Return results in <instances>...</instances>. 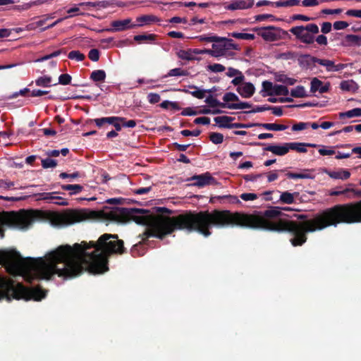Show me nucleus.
I'll use <instances>...</instances> for the list:
<instances>
[{"label": "nucleus", "instance_id": "6", "mask_svg": "<svg viewBox=\"0 0 361 361\" xmlns=\"http://www.w3.org/2000/svg\"><path fill=\"white\" fill-rule=\"evenodd\" d=\"M217 41L212 44L211 56L215 58L226 55L229 50H240V47L232 39L216 36Z\"/></svg>", "mask_w": 361, "mask_h": 361}, {"label": "nucleus", "instance_id": "7", "mask_svg": "<svg viewBox=\"0 0 361 361\" xmlns=\"http://www.w3.org/2000/svg\"><path fill=\"white\" fill-rule=\"evenodd\" d=\"M111 28L106 29V31L110 32H121L130 29L137 28V25L132 23L131 18L123 20H116L111 22Z\"/></svg>", "mask_w": 361, "mask_h": 361}, {"label": "nucleus", "instance_id": "1", "mask_svg": "<svg viewBox=\"0 0 361 361\" xmlns=\"http://www.w3.org/2000/svg\"><path fill=\"white\" fill-rule=\"evenodd\" d=\"M153 209L160 214L155 215L147 209L133 208V221L147 226L142 234L143 243H146L150 237L162 240L176 230L196 231L208 237L212 234L210 228L212 227L222 228L238 226L278 233L288 232L293 235L290 239L291 245L298 247L307 241L308 233L337 226L340 224L361 223V200L325 209L304 222L282 219L273 221L269 219L282 215L281 207H272L263 213L255 212L252 214L219 209L199 212L186 211L171 217L163 215L173 213L166 207H156Z\"/></svg>", "mask_w": 361, "mask_h": 361}, {"label": "nucleus", "instance_id": "56", "mask_svg": "<svg viewBox=\"0 0 361 361\" xmlns=\"http://www.w3.org/2000/svg\"><path fill=\"white\" fill-rule=\"evenodd\" d=\"M252 126H257L255 123L245 124L241 123H231L230 128H248Z\"/></svg>", "mask_w": 361, "mask_h": 361}, {"label": "nucleus", "instance_id": "14", "mask_svg": "<svg viewBox=\"0 0 361 361\" xmlns=\"http://www.w3.org/2000/svg\"><path fill=\"white\" fill-rule=\"evenodd\" d=\"M255 91V86L251 82H245L243 86L238 87L237 92L240 94L243 98H250L251 97Z\"/></svg>", "mask_w": 361, "mask_h": 361}, {"label": "nucleus", "instance_id": "49", "mask_svg": "<svg viewBox=\"0 0 361 361\" xmlns=\"http://www.w3.org/2000/svg\"><path fill=\"white\" fill-rule=\"evenodd\" d=\"M188 39H197L200 42H215L217 41L216 36H206V35H200L196 37H188Z\"/></svg>", "mask_w": 361, "mask_h": 361}, {"label": "nucleus", "instance_id": "51", "mask_svg": "<svg viewBox=\"0 0 361 361\" xmlns=\"http://www.w3.org/2000/svg\"><path fill=\"white\" fill-rule=\"evenodd\" d=\"M54 192H43L40 194L41 198L44 200H62V197L60 196H55Z\"/></svg>", "mask_w": 361, "mask_h": 361}, {"label": "nucleus", "instance_id": "11", "mask_svg": "<svg viewBox=\"0 0 361 361\" xmlns=\"http://www.w3.org/2000/svg\"><path fill=\"white\" fill-rule=\"evenodd\" d=\"M319 64L324 66L328 72L340 71L347 66L345 63L335 64L334 61L323 59H319Z\"/></svg>", "mask_w": 361, "mask_h": 361}, {"label": "nucleus", "instance_id": "54", "mask_svg": "<svg viewBox=\"0 0 361 361\" xmlns=\"http://www.w3.org/2000/svg\"><path fill=\"white\" fill-rule=\"evenodd\" d=\"M89 59L92 61H98L99 59V51L97 49H92L88 53Z\"/></svg>", "mask_w": 361, "mask_h": 361}, {"label": "nucleus", "instance_id": "16", "mask_svg": "<svg viewBox=\"0 0 361 361\" xmlns=\"http://www.w3.org/2000/svg\"><path fill=\"white\" fill-rule=\"evenodd\" d=\"M299 63L303 67L311 68L316 63H319V58L311 56L310 54H304L300 57Z\"/></svg>", "mask_w": 361, "mask_h": 361}, {"label": "nucleus", "instance_id": "42", "mask_svg": "<svg viewBox=\"0 0 361 361\" xmlns=\"http://www.w3.org/2000/svg\"><path fill=\"white\" fill-rule=\"evenodd\" d=\"M209 140L214 144L218 145L221 144L224 141V135L220 133H211L209 134Z\"/></svg>", "mask_w": 361, "mask_h": 361}, {"label": "nucleus", "instance_id": "55", "mask_svg": "<svg viewBox=\"0 0 361 361\" xmlns=\"http://www.w3.org/2000/svg\"><path fill=\"white\" fill-rule=\"evenodd\" d=\"M255 18L256 21H264V20H267V19H270L272 21L276 20L275 16L274 15H272V14H260V15H257V16H255Z\"/></svg>", "mask_w": 361, "mask_h": 361}, {"label": "nucleus", "instance_id": "22", "mask_svg": "<svg viewBox=\"0 0 361 361\" xmlns=\"http://www.w3.org/2000/svg\"><path fill=\"white\" fill-rule=\"evenodd\" d=\"M299 196V192H295L293 193L285 191L281 192L279 201L283 204H290L294 203L295 199Z\"/></svg>", "mask_w": 361, "mask_h": 361}, {"label": "nucleus", "instance_id": "36", "mask_svg": "<svg viewBox=\"0 0 361 361\" xmlns=\"http://www.w3.org/2000/svg\"><path fill=\"white\" fill-rule=\"evenodd\" d=\"M189 73L187 70H183L180 68H176L170 70L165 77H173V76H187Z\"/></svg>", "mask_w": 361, "mask_h": 361}, {"label": "nucleus", "instance_id": "58", "mask_svg": "<svg viewBox=\"0 0 361 361\" xmlns=\"http://www.w3.org/2000/svg\"><path fill=\"white\" fill-rule=\"evenodd\" d=\"M59 177L63 179L68 178H76L80 177V173L78 171H75L73 173H67L66 172H62L59 174Z\"/></svg>", "mask_w": 361, "mask_h": 361}, {"label": "nucleus", "instance_id": "4", "mask_svg": "<svg viewBox=\"0 0 361 361\" xmlns=\"http://www.w3.org/2000/svg\"><path fill=\"white\" fill-rule=\"evenodd\" d=\"M37 217L32 212L24 210L20 212H3L0 213V237H4V228L18 229H27L30 228Z\"/></svg>", "mask_w": 361, "mask_h": 361}, {"label": "nucleus", "instance_id": "61", "mask_svg": "<svg viewBox=\"0 0 361 361\" xmlns=\"http://www.w3.org/2000/svg\"><path fill=\"white\" fill-rule=\"evenodd\" d=\"M274 85H273L272 82L270 81L265 80L262 82V90L267 93L274 91Z\"/></svg>", "mask_w": 361, "mask_h": 361}, {"label": "nucleus", "instance_id": "48", "mask_svg": "<svg viewBox=\"0 0 361 361\" xmlns=\"http://www.w3.org/2000/svg\"><path fill=\"white\" fill-rule=\"evenodd\" d=\"M207 69L214 73H221L224 71L226 68L220 63H214L207 66Z\"/></svg>", "mask_w": 361, "mask_h": 361}, {"label": "nucleus", "instance_id": "53", "mask_svg": "<svg viewBox=\"0 0 361 361\" xmlns=\"http://www.w3.org/2000/svg\"><path fill=\"white\" fill-rule=\"evenodd\" d=\"M264 173L246 174L243 176L245 181H256L258 178L263 177Z\"/></svg>", "mask_w": 361, "mask_h": 361}, {"label": "nucleus", "instance_id": "62", "mask_svg": "<svg viewBox=\"0 0 361 361\" xmlns=\"http://www.w3.org/2000/svg\"><path fill=\"white\" fill-rule=\"evenodd\" d=\"M314 41L319 45L326 46L328 44L327 37L324 35H319L316 38L314 37Z\"/></svg>", "mask_w": 361, "mask_h": 361}, {"label": "nucleus", "instance_id": "23", "mask_svg": "<svg viewBox=\"0 0 361 361\" xmlns=\"http://www.w3.org/2000/svg\"><path fill=\"white\" fill-rule=\"evenodd\" d=\"M214 120L219 128H230L231 122L234 121L235 118L228 116H221L215 117Z\"/></svg>", "mask_w": 361, "mask_h": 361}, {"label": "nucleus", "instance_id": "21", "mask_svg": "<svg viewBox=\"0 0 361 361\" xmlns=\"http://www.w3.org/2000/svg\"><path fill=\"white\" fill-rule=\"evenodd\" d=\"M16 252L17 253H18L20 255V254L15 250H9V251H6V252H4L2 253V255L0 256V259L1 260L4 262V264L8 267V269L11 271H13V273L19 275V276H21L23 277L24 280L28 283H30V281H28L25 276V274H23V273H21L20 271H18V270H16L12 266L11 264L8 262V261L7 260L6 257V254H8V252ZM32 282H30L31 283Z\"/></svg>", "mask_w": 361, "mask_h": 361}, {"label": "nucleus", "instance_id": "34", "mask_svg": "<svg viewBox=\"0 0 361 361\" xmlns=\"http://www.w3.org/2000/svg\"><path fill=\"white\" fill-rule=\"evenodd\" d=\"M290 95L295 98H303L307 96L305 89L302 85H298L295 88L292 89Z\"/></svg>", "mask_w": 361, "mask_h": 361}, {"label": "nucleus", "instance_id": "24", "mask_svg": "<svg viewBox=\"0 0 361 361\" xmlns=\"http://www.w3.org/2000/svg\"><path fill=\"white\" fill-rule=\"evenodd\" d=\"M258 127H262L268 130H284L288 128V126L277 123H256Z\"/></svg>", "mask_w": 361, "mask_h": 361}, {"label": "nucleus", "instance_id": "64", "mask_svg": "<svg viewBox=\"0 0 361 361\" xmlns=\"http://www.w3.org/2000/svg\"><path fill=\"white\" fill-rule=\"evenodd\" d=\"M332 24L329 22H324L322 25L321 32L323 34H327L331 31Z\"/></svg>", "mask_w": 361, "mask_h": 361}, {"label": "nucleus", "instance_id": "8", "mask_svg": "<svg viewBox=\"0 0 361 361\" xmlns=\"http://www.w3.org/2000/svg\"><path fill=\"white\" fill-rule=\"evenodd\" d=\"M254 30L257 32V35L261 36L264 40L274 42L279 38V35L274 31L277 30L279 32L281 29L273 25H269L267 27H257L255 28Z\"/></svg>", "mask_w": 361, "mask_h": 361}, {"label": "nucleus", "instance_id": "19", "mask_svg": "<svg viewBox=\"0 0 361 361\" xmlns=\"http://www.w3.org/2000/svg\"><path fill=\"white\" fill-rule=\"evenodd\" d=\"M158 21L159 18L154 15H143L141 16H138L136 18V22L137 23V24H135V25H137V27H138L144 25H149L152 23Z\"/></svg>", "mask_w": 361, "mask_h": 361}, {"label": "nucleus", "instance_id": "43", "mask_svg": "<svg viewBox=\"0 0 361 361\" xmlns=\"http://www.w3.org/2000/svg\"><path fill=\"white\" fill-rule=\"evenodd\" d=\"M345 42L350 44L360 45L361 42V37L355 35H347L345 37Z\"/></svg>", "mask_w": 361, "mask_h": 361}, {"label": "nucleus", "instance_id": "50", "mask_svg": "<svg viewBox=\"0 0 361 361\" xmlns=\"http://www.w3.org/2000/svg\"><path fill=\"white\" fill-rule=\"evenodd\" d=\"M72 77L68 73H63L59 75V82L63 85H69L71 82Z\"/></svg>", "mask_w": 361, "mask_h": 361}, {"label": "nucleus", "instance_id": "27", "mask_svg": "<svg viewBox=\"0 0 361 361\" xmlns=\"http://www.w3.org/2000/svg\"><path fill=\"white\" fill-rule=\"evenodd\" d=\"M35 85L42 87H49L52 86V78L50 75H44L39 77L35 80Z\"/></svg>", "mask_w": 361, "mask_h": 361}, {"label": "nucleus", "instance_id": "20", "mask_svg": "<svg viewBox=\"0 0 361 361\" xmlns=\"http://www.w3.org/2000/svg\"><path fill=\"white\" fill-rule=\"evenodd\" d=\"M133 39L139 43L154 44L157 39V35L155 34H142L135 35Z\"/></svg>", "mask_w": 361, "mask_h": 361}, {"label": "nucleus", "instance_id": "9", "mask_svg": "<svg viewBox=\"0 0 361 361\" xmlns=\"http://www.w3.org/2000/svg\"><path fill=\"white\" fill-rule=\"evenodd\" d=\"M297 27H293L290 29V32L295 36V37L300 40L302 42L307 44H313L314 42V37L312 34L305 31L295 30Z\"/></svg>", "mask_w": 361, "mask_h": 361}, {"label": "nucleus", "instance_id": "33", "mask_svg": "<svg viewBox=\"0 0 361 361\" xmlns=\"http://www.w3.org/2000/svg\"><path fill=\"white\" fill-rule=\"evenodd\" d=\"M61 188L64 190H70V195H75L80 192L83 190V186L78 184L75 185H63Z\"/></svg>", "mask_w": 361, "mask_h": 361}, {"label": "nucleus", "instance_id": "32", "mask_svg": "<svg viewBox=\"0 0 361 361\" xmlns=\"http://www.w3.org/2000/svg\"><path fill=\"white\" fill-rule=\"evenodd\" d=\"M90 78L94 82H103L106 78V73L103 70H96L92 72Z\"/></svg>", "mask_w": 361, "mask_h": 361}, {"label": "nucleus", "instance_id": "13", "mask_svg": "<svg viewBox=\"0 0 361 361\" xmlns=\"http://www.w3.org/2000/svg\"><path fill=\"white\" fill-rule=\"evenodd\" d=\"M254 0H235L228 6V8L232 11L238 9H247L254 5Z\"/></svg>", "mask_w": 361, "mask_h": 361}, {"label": "nucleus", "instance_id": "5", "mask_svg": "<svg viewBox=\"0 0 361 361\" xmlns=\"http://www.w3.org/2000/svg\"><path fill=\"white\" fill-rule=\"evenodd\" d=\"M47 219L54 226H66L85 220L86 214L82 211H66L64 212H49Z\"/></svg>", "mask_w": 361, "mask_h": 361}, {"label": "nucleus", "instance_id": "29", "mask_svg": "<svg viewBox=\"0 0 361 361\" xmlns=\"http://www.w3.org/2000/svg\"><path fill=\"white\" fill-rule=\"evenodd\" d=\"M205 103L208 104L209 107L214 108L219 106L221 108H228V104L220 102L212 95H209L205 99Z\"/></svg>", "mask_w": 361, "mask_h": 361}, {"label": "nucleus", "instance_id": "45", "mask_svg": "<svg viewBox=\"0 0 361 361\" xmlns=\"http://www.w3.org/2000/svg\"><path fill=\"white\" fill-rule=\"evenodd\" d=\"M322 85V82L321 80L317 78H314L311 81L310 92L312 93L317 91L319 92Z\"/></svg>", "mask_w": 361, "mask_h": 361}, {"label": "nucleus", "instance_id": "25", "mask_svg": "<svg viewBox=\"0 0 361 361\" xmlns=\"http://www.w3.org/2000/svg\"><path fill=\"white\" fill-rule=\"evenodd\" d=\"M288 94L289 91L286 86L281 85H275L274 87V91L268 92L267 95L287 96Z\"/></svg>", "mask_w": 361, "mask_h": 361}, {"label": "nucleus", "instance_id": "15", "mask_svg": "<svg viewBox=\"0 0 361 361\" xmlns=\"http://www.w3.org/2000/svg\"><path fill=\"white\" fill-rule=\"evenodd\" d=\"M286 145L288 146V151L290 149H292L301 153L307 152V150L306 149V147H317L318 146L316 144L305 142H286Z\"/></svg>", "mask_w": 361, "mask_h": 361}, {"label": "nucleus", "instance_id": "41", "mask_svg": "<svg viewBox=\"0 0 361 361\" xmlns=\"http://www.w3.org/2000/svg\"><path fill=\"white\" fill-rule=\"evenodd\" d=\"M68 57L71 60H75L77 61H82L85 59V56L78 50H74L69 52Z\"/></svg>", "mask_w": 361, "mask_h": 361}, {"label": "nucleus", "instance_id": "37", "mask_svg": "<svg viewBox=\"0 0 361 361\" xmlns=\"http://www.w3.org/2000/svg\"><path fill=\"white\" fill-rule=\"evenodd\" d=\"M228 35L232 37L236 38V39H247V40H253L255 37L254 34L240 33V32H235L229 33Z\"/></svg>", "mask_w": 361, "mask_h": 361}, {"label": "nucleus", "instance_id": "17", "mask_svg": "<svg viewBox=\"0 0 361 361\" xmlns=\"http://www.w3.org/2000/svg\"><path fill=\"white\" fill-rule=\"evenodd\" d=\"M264 150L269 151L278 156H283L288 152V148L286 142L282 145H269L264 148Z\"/></svg>", "mask_w": 361, "mask_h": 361}, {"label": "nucleus", "instance_id": "35", "mask_svg": "<svg viewBox=\"0 0 361 361\" xmlns=\"http://www.w3.org/2000/svg\"><path fill=\"white\" fill-rule=\"evenodd\" d=\"M190 88L194 89V91H189L187 90H183V91L185 93L190 94L194 97L197 99H203L205 97V91L204 90H199L197 87L195 85L190 86Z\"/></svg>", "mask_w": 361, "mask_h": 361}, {"label": "nucleus", "instance_id": "38", "mask_svg": "<svg viewBox=\"0 0 361 361\" xmlns=\"http://www.w3.org/2000/svg\"><path fill=\"white\" fill-rule=\"evenodd\" d=\"M61 54H66V49H58V50L51 53L50 54L45 55V56H42V58L38 59L37 60V61H47V60H49V59H52L54 57H56V56H59Z\"/></svg>", "mask_w": 361, "mask_h": 361}, {"label": "nucleus", "instance_id": "52", "mask_svg": "<svg viewBox=\"0 0 361 361\" xmlns=\"http://www.w3.org/2000/svg\"><path fill=\"white\" fill-rule=\"evenodd\" d=\"M147 99L150 104H154L158 103L160 101L161 97L157 93L150 92L147 94Z\"/></svg>", "mask_w": 361, "mask_h": 361}, {"label": "nucleus", "instance_id": "31", "mask_svg": "<svg viewBox=\"0 0 361 361\" xmlns=\"http://www.w3.org/2000/svg\"><path fill=\"white\" fill-rule=\"evenodd\" d=\"M297 29L295 30H302L305 31L311 34H317L319 32V27L314 23L307 24L305 26H296Z\"/></svg>", "mask_w": 361, "mask_h": 361}, {"label": "nucleus", "instance_id": "44", "mask_svg": "<svg viewBox=\"0 0 361 361\" xmlns=\"http://www.w3.org/2000/svg\"><path fill=\"white\" fill-rule=\"evenodd\" d=\"M342 187H337L336 189H333L329 190V195L331 196H338L341 195H346L347 193L350 192V188H346L343 190L341 189Z\"/></svg>", "mask_w": 361, "mask_h": 361}, {"label": "nucleus", "instance_id": "47", "mask_svg": "<svg viewBox=\"0 0 361 361\" xmlns=\"http://www.w3.org/2000/svg\"><path fill=\"white\" fill-rule=\"evenodd\" d=\"M224 103L230 104V102H238V97L233 92H227L223 97Z\"/></svg>", "mask_w": 361, "mask_h": 361}, {"label": "nucleus", "instance_id": "46", "mask_svg": "<svg viewBox=\"0 0 361 361\" xmlns=\"http://www.w3.org/2000/svg\"><path fill=\"white\" fill-rule=\"evenodd\" d=\"M42 166L44 169L55 168L57 166V161L50 158L43 159Z\"/></svg>", "mask_w": 361, "mask_h": 361}, {"label": "nucleus", "instance_id": "59", "mask_svg": "<svg viewBox=\"0 0 361 361\" xmlns=\"http://www.w3.org/2000/svg\"><path fill=\"white\" fill-rule=\"evenodd\" d=\"M240 197L244 201L255 200L257 198L255 193H242Z\"/></svg>", "mask_w": 361, "mask_h": 361}, {"label": "nucleus", "instance_id": "10", "mask_svg": "<svg viewBox=\"0 0 361 361\" xmlns=\"http://www.w3.org/2000/svg\"><path fill=\"white\" fill-rule=\"evenodd\" d=\"M190 180H196L194 185L200 188L211 185L214 182V178L208 172L201 175H195L191 177Z\"/></svg>", "mask_w": 361, "mask_h": 361}, {"label": "nucleus", "instance_id": "2", "mask_svg": "<svg viewBox=\"0 0 361 361\" xmlns=\"http://www.w3.org/2000/svg\"><path fill=\"white\" fill-rule=\"evenodd\" d=\"M126 252L124 242L118 239V235L104 233L97 242L83 241L80 244L75 243L73 247L61 245L48 255L47 261L42 257L23 258L16 252H8L6 257L16 270L32 282L49 280L54 274L71 279L85 271L94 274H103L109 269L108 256Z\"/></svg>", "mask_w": 361, "mask_h": 361}, {"label": "nucleus", "instance_id": "60", "mask_svg": "<svg viewBox=\"0 0 361 361\" xmlns=\"http://www.w3.org/2000/svg\"><path fill=\"white\" fill-rule=\"evenodd\" d=\"M172 146L173 147L174 149L177 151L185 152L188 149V148L190 146V144L181 145L178 142H173L172 144Z\"/></svg>", "mask_w": 361, "mask_h": 361}, {"label": "nucleus", "instance_id": "40", "mask_svg": "<svg viewBox=\"0 0 361 361\" xmlns=\"http://www.w3.org/2000/svg\"><path fill=\"white\" fill-rule=\"evenodd\" d=\"M252 107V104L245 102H240L238 103H233V104H228V109H243L246 108H250Z\"/></svg>", "mask_w": 361, "mask_h": 361}, {"label": "nucleus", "instance_id": "63", "mask_svg": "<svg viewBox=\"0 0 361 361\" xmlns=\"http://www.w3.org/2000/svg\"><path fill=\"white\" fill-rule=\"evenodd\" d=\"M194 123L195 124L209 125L210 123V118L206 116L198 117L195 119Z\"/></svg>", "mask_w": 361, "mask_h": 361}, {"label": "nucleus", "instance_id": "30", "mask_svg": "<svg viewBox=\"0 0 361 361\" xmlns=\"http://www.w3.org/2000/svg\"><path fill=\"white\" fill-rule=\"evenodd\" d=\"M275 80L277 82H280L288 85H293L296 82L295 79L289 78L286 75L283 73H276L275 75Z\"/></svg>", "mask_w": 361, "mask_h": 361}, {"label": "nucleus", "instance_id": "39", "mask_svg": "<svg viewBox=\"0 0 361 361\" xmlns=\"http://www.w3.org/2000/svg\"><path fill=\"white\" fill-rule=\"evenodd\" d=\"M177 55L179 59L183 60L193 61L195 59V57L192 56V52L189 51V49L187 50H180Z\"/></svg>", "mask_w": 361, "mask_h": 361}, {"label": "nucleus", "instance_id": "26", "mask_svg": "<svg viewBox=\"0 0 361 361\" xmlns=\"http://www.w3.org/2000/svg\"><path fill=\"white\" fill-rule=\"evenodd\" d=\"M339 118L343 119L344 118H353L361 116V108H355L351 110L341 112L338 114Z\"/></svg>", "mask_w": 361, "mask_h": 361}, {"label": "nucleus", "instance_id": "57", "mask_svg": "<svg viewBox=\"0 0 361 361\" xmlns=\"http://www.w3.org/2000/svg\"><path fill=\"white\" fill-rule=\"evenodd\" d=\"M310 126V123L300 122L292 126V130L300 131L306 129Z\"/></svg>", "mask_w": 361, "mask_h": 361}, {"label": "nucleus", "instance_id": "3", "mask_svg": "<svg viewBox=\"0 0 361 361\" xmlns=\"http://www.w3.org/2000/svg\"><path fill=\"white\" fill-rule=\"evenodd\" d=\"M46 295L47 291L40 286L27 288L21 283L0 276V300L6 299L7 301H11L12 299H23L27 301L30 300L41 301Z\"/></svg>", "mask_w": 361, "mask_h": 361}, {"label": "nucleus", "instance_id": "18", "mask_svg": "<svg viewBox=\"0 0 361 361\" xmlns=\"http://www.w3.org/2000/svg\"><path fill=\"white\" fill-rule=\"evenodd\" d=\"M216 201H219L220 203H230V204H238L240 203V201L238 200L237 196L228 195H221V196H215L211 198L212 202H215Z\"/></svg>", "mask_w": 361, "mask_h": 361}, {"label": "nucleus", "instance_id": "12", "mask_svg": "<svg viewBox=\"0 0 361 361\" xmlns=\"http://www.w3.org/2000/svg\"><path fill=\"white\" fill-rule=\"evenodd\" d=\"M324 173L334 179L345 180H348L350 177V173L349 171L344 169H339L337 171H329L328 169H325Z\"/></svg>", "mask_w": 361, "mask_h": 361}, {"label": "nucleus", "instance_id": "28", "mask_svg": "<svg viewBox=\"0 0 361 361\" xmlns=\"http://www.w3.org/2000/svg\"><path fill=\"white\" fill-rule=\"evenodd\" d=\"M340 88L343 91L355 92L357 88V84L353 80H343L340 83Z\"/></svg>", "mask_w": 361, "mask_h": 361}]
</instances>
